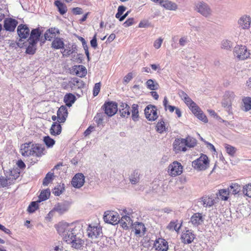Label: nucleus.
Listing matches in <instances>:
<instances>
[{
  "mask_svg": "<svg viewBox=\"0 0 251 251\" xmlns=\"http://www.w3.org/2000/svg\"><path fill=\"white\" fill-rule=\"evenodd\" d=\"M96 36L97 34H96L92 39L90 41L91 46L94 49H96L98 46Z\"/></svg>",
  "mask_w": 251,
  "mask_h": 251,
  "instance_id": "64",
  "label": "nucleus"
},
{
  "mask_svg": "<svg viewBox=\"0 0 251 251\" xmlns=\"http://www.w3.org/2000/svg\"><path fill=\"white\" fill-rule=\"evenodd\" d=\"M119 223L122 227L126 229H128L129 226L133 225L132 219L127 215H123L121 219H119Z\"/></svg>",
  "mask_w": 251,
  "mask_h": 251,
  "instance_id": "23",
  "label": "nucleus"
},
{
  "mask_svg": "<svg viewBox=\"0 0 251 251\" xmlns=\"http://www.w3.org/2000/svg\"><path fill=\"white\" fill-rule=\"evenodd\" d=\"M51 47L56 50L64 49V43L63 39L59 37L55 38L52 42Z\"/></svg>",
  "mask_w": 251,
  "mask_h": 251,
  "instance_id": "31",
  "label": "nucleus"
},
{
  "mask_svg": "<svg viewBox=\"0 0 251 251\" xmlns=\"http://www.w3.org/2000/svg\"><path fill=\"white\" fill-rule=\"evenodd\" d=\"M119 111L121 116L127 118L130 115V108L126 103L121 102L120 105Z\"/></svg>",
  "mask_w": 251,
  "mask_h": 251,
  "instance_id": "24",
  "label": "nucleus"
},
{
  "mask_svg": "<svg viewBox=\"0 0 251 251\" xmlns=\"http://www.w3.org/2000/svg\"><path fill=\"white\" fill-rule=\"evenodd\" d=\"M147 87L151 90H156L159 87L158 84L154 80L150 79L146 83Z\"/></svg>",
  "mask_w": 251,
  "mask_h": 251,
  "instance_id": "36",
  "label": "nucleus"
},
{
  "mask_svg": "<svg viewBox=\"0 0 251 251\" xmlns=\"http://www.w3.org/2000/svg\"><path fill=\"white\" fill-rule=\"evenodd\" d=\"M41 33L38 28L33 29L31 30L29 38L28 39V42L37 43L39 40Z\"/></svg>",
  "mask_w": 251,
  "mask_h": 251,
  "instance_id": "25",
  "label": "nucleus"
},
{
  "mask_svg": "<svg viewBox=\"0 0 251 251\" xmlns=\"http://www.w3.org/2000/svg\"><path fill=\"white\" fill-rule=\"evenodd\" d=\"M153 247L158 251H167L168 249L167 242L162 238L156 239L154 243Z\"/></svg>",
  "mask_w": 251,
  "mask_h": 251,
  "instance_id": "15",
  "label": "nucleus"
},
{
  "mask_svg": "<svg viewBox=\"0 0 251 251\" xmlns=\"http://www.w3.org/2000/svg\"><path fill=\"white\" fill-rule=\"evenodd\" d=\"M225 148L226 152L229 155H230V156H234L236 151V149L235 147L228 144H226Z\"/></svg>",
  "mask_w": 251,
  "mask_h": 251,
  "instance_id": "54",
  "label": "nucleus"
},
{
  "mask_svg": "<svg viewBox=\"0 0 251 251\" xmlns=\"http://www.w3.org/2000/svg\"><path fill=\"white\" fill-rule=\"evenodd\" d=\"M32 142H28L21 145L20 152L23 156L32 155Z\"/></svg>",
  "mask_w": 251,
  "mask_h": 251,
  "instance_id": "16",
  "label": "nucleus"
},
{
  "mask_svg": "<svg viewBox=\"0 0 251 251\" xmlns=\"http://www.w3.org/2000/svg\"><path fill=\"white\" fill-rule=\"evenodd\" d=\"M12 184L11 178L7 176L6 177L0 176V186L1 187H6Z\"/></svg>",
  "mask_w": 251,
  "mask_h": 251,
  "instance_id": "33",
  "label": "nucleus"
},
{
  "mask_svg": "<svg viewBox=\"0 0 251 251\" xmlns=\"http://www.w3.org/2000/svg\"><path fill=\"white\" fill-rule=\"evenodd\" d=\"M105 116L103 113H99L94 117V121L97 123L98 126L101 125L103 126V121L104 120Z\"/></svg>",
  "mask_w": 251,
  "mask_h": 251,
  "instance_id": "37",
  "label": "nucleus"
},
{
  "mask_svg": "<svg viewBox=\"0 0 251 251\" xmlns=\"http://www.w3.org/2000/svg\"><path fill=\"white\" fill-rule=\"evenodd\" d=\"M233 54L234 57L240 60H245L251 55L250 51L243 45H236L234 48Z\"/></svg>",
  "mask_w": 251,
  "mask_h": 251,
  "instance_id": "2",
  "label": "nucleus"
},
{
  "mask_svg": "<svg viewBox=\"0 0 251 251\" xmlns=\"http://www.w3.org/2000/svg\"><path fill=\"white\" fill-rule=\"evenodd\" d=\"M133 78V75L132 73H128L124 78V82L127 83Z\"/></svg>",
  "mask_w": 251,
  "mask_h": 251,
  "instance_id": "62",
  "label": "nucleus"
},
{
  "mask_svg": "<svg viewBox=\"0 0 251 251\" xmlns=\"http://www.w3.org/2000/svg\"><path fill=\"white\" fill-rule=\"evenodd\" d=\"M29 43V45L26 49V53L29 54H33L35 52L36 50V44L33 43Z\"/></svg>",
  "mask_w": 251,
  "mask_h": 251,
  "instance_id": "47",
  "label": "nucleus"
},
{
  "mask_svg": "<svg viewBox=\"0 0 251 251\" xmlns=\"http://www.w3.org/2000/svg\"><path fill=\"white\" fill-rule=\"evenodd\" d=\"M174 151L176 153L181 151L185 152L187 151L186 148V142L183 138L176 139L173 143Z\"/></svg>",
  "mask_w": 251,
  "mask_h": 251,
  "instance_id": "11",
  "label": "nucleus"
},
{
  "mask_svg": "<svg viewBox=\"0 0 251 251\" xmlns=\"http://www.w3.org/2000/svg\"><path fill=\"white\" fill-rule=\"evenodd\" d=\"M195 235L190 230L183 231L181 235V239L183 243L189 244L193 241Z\"/></svg>",
  "mask_w": 251,
  "mask_h": 251,
  "instance_id": "19",
  "label": "nucleus"
},
{
  "mask_svg": "<svg viewBox=\"0 0 251 251\" xmlns=\"http://www.w3.org/2000/svg\"><path fill=\"white\" fill-rule=\"evenodd\" d=\"M204 221V218L202 215V214L200 213H197L192 215L191 218V223L194 226H198L201 224Z\"/></svg>",
  "mask_w": 251,
  "mask_h": 251,
  "instance_id": "27",
  "label": "nucleus"
},
{
  "mask_svg": "<svg viewBox=\"0 0 251 251\" xmlns=\"http://www.w3.org/2000/svg\"><path fill=\"white\" fill-rule=\"evenodd\" d=\"M60 33L59 29L56 27H51L47 30L45 33L44 36L46 40L51 41L55 37L56 34Z\"/></svg>",
  "mask_w": 251,
  "mask_h": 251,
  "instance_id": "21",
  "label": "nucleus"
},
{
  "mask_svg": "<svg viewBox=\"0 0 251 251\" xmlns=\"http://www.w3.org/2000/svg\"><path fill=\"white\" fill-rule=\"evenodd\" d=\"M60 123L54 122L50 129V133L52 135L56 136L59 135L62 130V127Z\"/></svg>",
  "mask_w": 251,
  "mask_h": 251,
  "instance_id": "29",
  "label": "nucleus"
},
{
  "mask_svg": "<svg viewBox=\"0 0 251 251\" xmlns=\"http://www.w3.org/2000/svg\"><path fill=\"white\" fill-rule=\"evenodd\" d=\"M87 235L92 239L102 236V229L100 226H92L89 225L87 230Z\"/></svg>",
  "mask_w": 251,
  "mask_h": 251,
  "instance_id": "8",
  "label": "nucleus"
},
{
  "mask_svg": "<svg viewBox=\"0 0 251 251\" xmlns=\"http://www.w3.org/2000/svg\"><path fill=\"white\" fill-rule=\"evenodd\" d=\"M251 19L249 16L243 15L239 19L238 24L243 29H248L250 28Z\"/></svg>",
  "mask_w": 251,
  "mask_h": 251,
  "instance_id": "17",
  "label": "nucleus"
},
{
  "mask_svg": "<svg viewBox=\"0 0 251 251\" xmlns=\"http://www.w3.org/2000/svg\"><path fill=\"white\" fill-rule=\"evenodd\" d=\"M232 102L224 97L222 101V105L226 108V110L230 112L231 110Z\"/></svg>",
  "mask_w": 251,
  "mask_h": 251,
  "instance_id": "55",
  "label": "nucleus"
},
{
  "mask_svg": "<svg viewBox=\"0 0 251 251\" xmlns=\"http://www.w3.org/2000/svg\"><path fill=\"white\" fill-rule=\"evenodd\" d=\"M57 119L59 123H64L68 116V112L65 106H61L57 112Z\"/></svg>",
  "mask_w": 251,
  "mask_h": 251,
  "instance_id": "20",
  "label": "nucleus"
},
{
  "mask_svg": "<svg viewBox=\"0 0 251 251\" xmlns=\"http://www.w3.org/2000/svg\"><path fill=\"white\" fill-rule=\"evenodd\" d=\"M53 173L49 172L46 175L43 181V185L44 186H47L53 180Z\"/></svg>",
  "mask_w": 251,
  "mask_h": 251,
  "instance_id": "46",
  "label": "nucleus"
},
{
  "mask_svg": "<svg viewBox=\"0 0 251 251\" xmlns=\"http://www.w3.org/2000/svg\"><path fill=\"white\" fill-rule=\"evenodd\" d=\"M182 171L183 166L177 161H174L168 166V173L172 176L180 175Z\"/></svg>",
  "mask_w": 251,
  "mask_h": 251,
  "instance_id": "4",
  "label": "nucleus"
},
{
  "mask_svg": "<svg viewBox=\"0 0 251 251\" xmlns=\"http://www.w3.org/2000/svg\"><path fill=\"white\" fill-rule=\"evenodd\" d=\"M64 191V184H60L57 187H55L52 191V193L55 196H60Z\"/></svg>",
  "mask_w": 251,
  "mask_h": 251,
  "instance_id": "44",
  "label": "nucleus"
},
{
  "mask_svg": "<svg viewBox=\"0 0 251 251\" xmlns=\"http://www.w3.org/2000/svg\"><path fill=\"white\" fill-rule=\"evenodd\" d=\"M138 107V105L136 104H133L132 105V119L135 122L138 121L139 118V111Z\"/></svg>",
  "mask_w": 251,
  "mask_h": 251,
  "instance_id": "38",
  "label": "nucleus"
},
{
  "mask_svg": "<svg viewBox=\"0 0 251 251\" xmlns=\"http://www.w3.org/2000/svg\"><path fill=\"white\" fill-rule=\"evenodd\" d=\"M243 192L246 196L251 198V183L244 186Z\"/></svg>",
  "mask_w": 251,
  "mask_h": 251,
  "instance_id": "56",
  "label": "nucleus"
},
{
  "mask_svg": "<svg viewBox=\"0 0 251 251\" xmlns=\"http://www.w3.org/2000/svg\"><path fill=\"white\" fill-rule=\"evenodd\" d=\"M102 107L104 111V114H106L109 117L114 115L118 110L117 103L113 101L105 102Z\"/></svg>",
  "mask_w": 251,
  "mask_h": 251,
  "instance_id": "6",
  "label": "nucleus"
},
{
  "mask_svg": "<svg viewBox=\"0 0 251 251\" xmlns=\"http://www.w3.org/2000/svg\"><path fill=\"white\" fill-rule=\"evenodd\" d=\"M100 83L98 82L95 84V86L93 88V96L94 97L97 96L98 94L99 93L100 90Z\"/></svg>",
  "mask_w": 251,
  "mask_h": 251,
  "instance_id": "58",
  "label": "nucleus"
},
{
  "mask_svg": "<svg viewBox=\"0 0 251 251\" xmlns=\"http://www.w3.org/2000/svg\"><path fill=\"white\" fill-rule=\"evenodd\" d=\"M219 196L222 200L226 201L228 198V195L230 194L228 190L221 189L219 191Z\"/></svg>",
  "mask_w": 251,
  "mask_h": 251,
  "instance_id": "48",
  "label": "nucleus"
},
{
  "mask_svg": "<svg viewBox=\"0 0 251 251\" xmlns=\"http://www.w3.org/2000/svg\"><path fill=\"white\" fill-rule=\"evenodd\" d=\"M192 112L200 120L202 121L204 123H207L208 122L207 117L203 114L202 111L201 110V109L198 106V109L196 108V107H195L194 109H193Z\"/></svg>",
  "mask_w": 251,
  "mask_h": 251,
  "instance_id": "30",
  "label": "nucleus"
},
{
  "mask_svg": "<svg viewBox=\"0 0 251 251\" xmlns=\"http://www.w3.org/2000/svg\"><path fill=\"white\" fill-rule=\"evenodd\" d=\"M50 194V193L49 189L42 191L39 196V202L47 200L49 198Z\"/></svg>",
  "mask_w": 251,
  "mask_h": 251,
  "instance_id": "42",
  "label": "nucleus"
},
{
  "mask_svg": "<svg viewBox=\"0 0 251 251\" xmlns=\"http://www.w3.org/2000/svg\"><path fill=\"white\" fill-rule=\"evenodd\" d=\"M224 97L232 102L235 98V95L233 92L227 91L226 92Z\"/></svg>",
  "mask_w": 251,
  "mask_h": 251,
  "instance_id": "57",
  "label": "nucleus"
},
{
  "mask_svg": "<svg viewBox=\"0 0 251 251\" xmlns=\"http://www.w3.org/2000/svg\"><path fill=\"white\" fill-rule=\"evenodd\" d=\"M103 219L106 223L115 225L119 223V216L114 211H107L105 212Z\"/></svg>",
  "mask_w": 251,
  "mask_h": 251,
  "instance_id": "10",
  "label": "nucleus"
},
{
  "mask_svg": "<svg viewBox=\"0 0 251 251\" xmlns=\"http://www.w3.org/2000/svg\"><path fill=\"white\" fill-rule=\"evenodd\" d=\"M183 101L187 104V105L189 106L191 111L195 107H196V108L198 109V105L191 100V99L188 96L185 100H183Z\"/></svg>",
  "mask_w": 251,
  "mask_h": 251,
  "instance_id": "43",
  "label": "nucleus"
},
{
  "mask_svg": "<svg viewBox=\"0 0 251 251\" xmlns=\"http://www.w3.org/2000/svg\"><path fill=\"white\" fill-rule=\"evenodd\" d=\"M196 10L203 16L208 17L212 14V10L209 6L203 2H199L196 4Z\"/></svg>",
  "mask_w": 251,
  "mask_h": 251,
  "instance_id": "5",
  "label": "nucleus"
},
{
  "mask_svg": "<svg viewBox=\"0 0 251 251\" xmlns=\"http://www.w3.org/2000/svg\"><path fill=\"white\" fill-rule=\"evenodd\" d=\"M70 203L68 201H64L57 203L54 207L53 210L60 214H62L69 209Z\"/></svg>",
  "mask_w": 251,
  "mask_h": 251,
  "instance_id": "22",
  "label": "nucleus"
},
{
  "mask_svg": "<svg viewBox=\"0 0 251 251\" xmlns=\"http://www.w3.org/2000/svg\"><path fill=\"white\" fill-rule=\"evenodd\" d=\"M45 151L43 146L39 144H32V156L41 157L45 154Z\"/></svg>",
  "mask_w": 251,
  "mask_h": 251,
  "instance_id": "18",
  "label": "nucleus"
},
{
  "mask_svg": "<svg viewBox=\"0 0 251 251\" xmlns=\"http://www.w3.org/2000/svg\"><path fill=\"white\" fill-rule=\"evenodd\" d=\"M85 177L83 174L77 173L73 177L71 184L75 188H81L84 184Z\"/></svg>",
  "mask_w": 251,
  "mask_h": 251,
  "instance_id": "13",
  "label": "nucleus"
},
{
  "mask_svg": "<svg viewBox=\"0 0 251 251\" xmlns=\"http://www.w3.org/2000/svg\"><path fill=\"white\" fill-rule=\"evenodd\" d=\"M192 166L198 171L205 170L209 167V160L208 157L201 154L200 157L192 162Z\"/></svg>",
  "mask_w": 251,
  "mask_h": 251,
  "instance_id": "3",
  "label": "nucleus"
},
{
  "mask_svg": "<svg viewBox=\"0 0 251 251\" xmlns=\"http://www.w3.org/2000/svg\"><path fill=\"white\" fill-rule=\"evenodd\" d=\"M77 50L76 46L75 45H73L72 46V49L70 50L65 49L64 51L62 52L63 55L68 56L70 54H72L75 52H76Z\"/></svg>",
  "mask_w": 251,
  "mask_h": 251,
  "instance_id": "53",
  "label": "nucleus"
},
{
  "mask_svg": "<svg viewBox=\"0 0 251 251\" xmlns=\"http://www.w3.org/2000/svg\"><path fill=\"white\" fill-rule=\"evenodd\" d=\"M76 100V98L75 95L71 93L67 94L64 98V101L66 105L70 107L72 105Z\"/></svg>",
  "mask_w": 251,
  "mask_h": 251,
  "instance_id": "32",
  "label": "nucleus"
},
{
  "mask_svg": "<svg viewBox=\"0 0 251 251\" xmlns=\"http://www.w3.org/2000/svg\"><path fill=\"white\" fill-rule=\"evenodd\" d=\"M159 4L169 10H176L177 8V5L176 3L168 0H160Z\"/></svg>",
  "mask_w": 251,
  "mask_h": 251,
  "instance_id": "26",
  "label": "nucleus"
},
{
  "mask_svg": "<svg viewBox=\"0 0 251 251\" xmlns=\"http://www.w3.org/2000/svg\"><path fill=\"white\" fill-rule=\"evenodd\" d=\"M146 118L149 121H154L158 118L157 109L153 105H149L145 109Z\"/></svg>",
  "mask_w": 251,
  "mask_h": 251,
  "instance_id": "7",
  "label": "nucleus"
},
{
  "mask_svg": "<svg viewBox=\"0 0 251 251\" xmlns=\"http://www.w3.org/2000/svg\"><path fill=\"white\" fill-rule=\"evenodd\" d=\"M44 142L48 148H51L55 144V141L49 136L44 138Z\"/></svg>",
  "mask_w": 251,
  "mask_h": 251,
  "instance_id": "52",
  "label": "nucleus"
},
{
  "mask_svg": "<svg viewBox=\"0 0 251 251\" xmlns=\"http://www.w3.org/2000/svg\"><path fill=\"white\" fill-rule=\"evenodd\" d=\"M134 19L133 18L128 19L123 24L125 27H128L134 23Z\"/></svg>",
  "mask_w": 251,
  "mask_h": 251,
  "instance_id": "63",
  "label": "nucleus"
},
{
  "mask_svg": "<svg viewBox=\"0 0 251 251\" xmlns=\"http://www.w3.org/2000/svg\"><path fill=\"white\" fill-rule=\"evenodd\" d=\"M184 141L186 142V148H193L195 147L197 143V140L192 137L190 136L187 137L186 139H184Z\"/></svg>",
  "mask_w": 251,
  "mask_h": 251,
  "instance_id": "41",
  "label": "nucleus"
},
{
  "mask_svg": "<svg viewBox=\"0 0 251 251\" xmlns=\"http://www.w3.org/2000/svg\"><path fill=\"white\" fill-rule=\"evenodd\" d=\"M241 189V186L237 183H232L228 188L230 194L232 195L237 194Z\"/></svg>",
  "mask_w": 251,
  "mask_h": 251,
  "instance_id": "35",
  "label": "nucleus"
},
{
  "mask_svg": "<svg viewBox=\"0 0 251 251\" xmlns=\"http://www.w3.org/2000/svg\"><path fill=\"white\" fill-rule=\"evenodd\" d=\"M198 203L204 207H212L215 203L214 195H205L199 200Z\"/></svg>",
  "mask_w": 251,
  "mask_h": 251,
  "instance_id": "9",
  "label": "nucleus"
},
{
  "mask_svg": "<svg viewBox=\"0 0 251 251\" xmlns=\"http://www.w3.org/2000/svg\"><path fill=\"white\" fill-rule=\"evenodd\" d=\"M168 227L171 229H173L176 231H178L180 227V226H177V224H176L175 222H171L169 224Z\"/></svg>",
  "mask_w": 251,
  "mask_h": 251,
  "instance_id": "61",
  "label": "nucleus"
},
{
  "mask_svg": "<svg viewBox=\"0 0 251 251\" xmlns=\"http://www.w3.org/2000/svg\"><path fill=\"white\" fill-rule=\"evenodd\" d=\"M244 107L245 111H248L251 109V97H245L243 99Z\"/></svg>",
  "mask_w": 251,
  "mask_h": 251,
  "instance_id": "45",
  "label": "nucleus"
},
{
  "mask_svg": "<svg viewBox=\"0 0 251 251\" xmlns=\"http://www.w3.org/2000/svg\"><path fill=\"white\" fill-rule=\"evenodd\" d=\"M156 128V131L160 133H163L167 129V128L165 126V122L162 119L157 123Z\"/></svg>",
  "mask_w": 251,
  "mask_h": 251,
  "instance_id": "40",
  "label": "nucleus"
},
{
  "mask_svg": "<svg viewBox=\"0 0 251 251\" xmlns=\"http://www.w3.org/2000/svg\"><path fill=\"white\" fill-rule=\"evenodd\" d=\"M55 227L63 241L72 248L79 249L82 247L84 241L81 238L82 226L81 224L60 222Z\"/></svg>",
  "mask_w": 251,
  "mask_h": 251,
  "instance_id": "1",
  "label": "nucleus"
},
{
  "mask_svg": "<svg viewBox=\"0 0 251 251\" xmlns=\"http://www.w3.org/2000/svg\"><path fill=\"white\" fill-rule=\"evenodd\" d=\"M38 202L39 201L31 202L28 207V212L30 213L35 212L38 208Z\"/></svg>",
  "mask_w": 251,
  "mask_h": 251,
  "instance_id": "51",
  "label": "nucleus"
},
{
  "mask_svg": "<svg viewBox=\"0 0 251 251\" xmlns=\"http://www.w3.org/2000/svg\"><path fill=\"white\" fill-rule=\"evenodd\" d=\"M17 31L20 37L19 41H22V39H26L28 37L30 29L26 25L21 24L18 26Z\"/></svg>",
  "mask_w": 251,
  "mask_h": 251,
  "instance_id": "14",
  "label": "nucleus"
},
{
  "mask_svg": "<svg viewBox=\"0 0 251 251\" xmlns=\"http://www.w3.org/2000/svg\"><path fill=\"white\" fill-rule=\"evenodd\" d=\"M20 173L16 170L11 171L8 176L11 178V182L13 183L14 180L16 179L19 176Z\"/></svg>",
  "mask_w": 251,
  "mask_h": 251,
  "instance_id": "59",
  "label": "nucleus"
},
{
  "mask_svg": "<svg viewBox=\"0 0 251 251\" xmlns=\"http://www.w3.org/2000/svg\"><path fill=\"white\" fill-rule=\"evenodd\" d=\"M163 39H162L161 38H159L158 39L156 40L153 44L154 47L156 49H158L159 48H160Z\"/></svg>",
  "mask_w": 251,
  "mask_h": 251,
  "instance_id": "60",
  "label": "nucleus"
},
{
  "mask_svg": "<svg viewBox=\"0 0 251 251\" xmlns=\"http://www.w3.org/2000/svg\"><path fill=\"white\" fill-rule=\"evenodd\" d=\"M130 181L132 184H135L139 180V175L138 172L134 171L130 176Z\"/></svg>",
  "mask_w": 251,
  "mask_h": 251,
  "instance_id": "50",
  "label": "nucleus"
},
{
  "mask_svg": "<svg viewBox=\"0 0 251 251\" xmlns=\"http://www.w3.org/2000/svg\"><path fill=\"white\" fill-rule=\"evenodd\" d=\"M54 4L57 7L60 14L63 15L66 13L67 11V7L60 0H57L55 1Z\"/></svg>",
  "mask_w": 251,
  "mask_h": 251,
  "instance_id": "34",
  "label": "nucleus"
},
{
  "mask_svg": "<svg viewBox=\"0 0 251 251\" xmlns=\"http://www.w3.org/2000/svg\"><path fill=\"white\" fill-rule=\"evenodd\" d=\"M75 73L79 77H84L87 74V70L84 66L78 65L76 68Z\"/></svg>",
  "mask_w": 251,
  "mask_h": 251,
  "instance_id": "39",
  "label": "nucleus"
},
{
  "mask_svg": "<svg viewBox=\"0 0 251 251\" xmlns=\"http://www.w3.org/2000/svg\"><path fill=\"white\" fill-rule=\"evenodd\" d=\"M133 227L134 228L135 234L136 235H138L139 236H141V234H144V232L146 230V227L145 225L140 222H136L134 223L133 225Z\"/></svg>",
  "mask_w": 251,
  "mask_h": 251,
  "instance_id": "28",
  "label": "nucleus"
},
{
  "mask_svg": "<svg viewBox=\"0 0 251 251\" xmlns=\"http://www.w3.org/2000/svg\"><path fill=\"white\" fill-rule=\"evenodd\" d=\"M18 24L16 20L11 18H6L3 21V27L6 31L13 32Z\"/></svg>",
  "mask_w": 251,
  "mask_h": 251,
  "instance_id": "12",
  "label": "nucleus"
},
{
  "mask_svg": "<svg viewBox=\"0 0 251 251\" xmlns=\"http://www.w3.org/2000/svg\"><path fill=\"white\" fill-rule=\"evenodd\" d=\"M232 46V43L231 41L227 39L223 40L221 43V48L225 50H229Z\"/></svg>",
  "mask_w": 251,
  "mask_h": 251,
  "instance_id": "49",
  "label": "nucleus"
}]
</instances>
